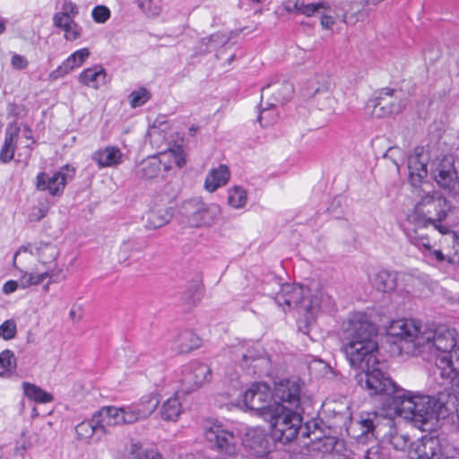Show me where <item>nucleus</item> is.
I'll return each instance as SVG.
<instances>
[{
    "label": "nucleus",
    "mask_w": 459,
    "mask_h": 459,
    "mask_svg": "<svg viewBox=\"0 0 459 459\" xmlns=\"http://www.w3.org/2000/svg\"><path fill=\"white\" fill-rule=\"evenodd\" d=\"M342 334L345 341L343 351L346 358L352 367L362 369L356 375L358 385L370 395H387L390 409H393V399L403 389L379 368L375 355L377 351L376 325L365 314L354 313L342 323Z\"/></svg>",
    "instance_id": "1"
},
{
    "label": "nucleus",
    "mask_w": 459,
    "mask_h": 459,
    "mask_svg": "<svg viewBox=\"0 0 459 459\" xmlns=\"http://www.w3.org/2000/svg\"><path fill=\"white\" fill-rule=\"evenodd\" d=\"M388 331L390 335L411 344L414 352L433 354V372L443 358H448L450 365L454 358L459 359V340L454 329L442 325L435 330H422L420 322L414 319H403L393 322Z\"/></svg>",
    "instance_id": "2"
},
{
    "label": "nucleus",
    "mask_w": 459,
    "mask_h": 459,
    "mask_svg": "<svg viewBox=\"0 0 459 459\" xmlns=\"http://www.w3.org/2000/svg\"><path fill=\"white\" fill-rule=\"evenodd\" d=\"M447 209L446 199L430 195L423 196L403 223L408 240L417 247H424L430 251L429 231L438 230L441 234L449 232L446 226L440 224L446 218Z\"/></svg>",
    "instance_id": "3"
},
{
    "label": "nucleus",
    "mask_w": 459,
    "mask_h": 459,
    "mask_svg": "<svg viewBox=\"0 0 459 459\" xmlns=\"http://www.w3.org/2000/svg\"><path fill=\"white\" fill-rule=\"evenodd\" d=\"M446 399L445 394L430 396L403 389L393 399L392 410L399 416L425 425L432 420L446 418L448 414Z\"/></svg>",
    "instance_id": "4"
},
{
    "label": "nucleus",
    "mask_w": 459,
    "mask_h": 459,
    "mask_svg": "<svg viewBox=\"0 0 459 459\" xmlns=\"http://www.w3.org/2000/svg\"><path fill=\"white\" fill-rule=\"evenodd\" d=\"M351 429L353 431H359V434L354 435L356 438L368 436L382 438L398 451H405L411 444L409 435L396 430L392 417L377 411H362L359 419L352 422Z\"/></svg>",
    "instance_id": "5"
},
{
    "label": "nucleus",
    "mask_w": 459,
    "mask_h": 459,
    "mask_svg": "<svg viewBox=\"0 0 459 459\" xmlns=\"http://www.w3.org/2000/svg\"><path fill=\"white\" fill-rule=\"evenodd\" d=\"M273 283L280 288L273 298L279 307L283 310L297 309L307 321L314 319L321 305V298L317 294L311 295L310 290L300 284L281 285L277 280H274Z\"/></svg>",
    "instance_id": "6"
},
{
    "label": "nucleus",
    "mask_w": 459,
    "mask_h": 459,
    "mask_svg": "<svg viewBox=\"0 0 459 459\" xmlns=\"http://www.w3.org/2000/svg\"><path fill=\"white\" fill-rule=\"evenodd\" d=\"M270 423L274 438L281 443L299 437L302 417L299 410L274 409L265 419Z\"/></svg>",
    "instance_id": "7"
},
{
    "label": "nucleus",
    "mask_w": 459,
    "mask_h": 459,
    "mask_svg": "<svg viewBox=\"0 0 459 459\" xmlns=\"http://www.w3.org/2000/svg\"><path fill=\"white\" fill-rule=\"evenodd\" d=\"M204 437L211 447L230 457L240 449L239 437L218 420L207 421L204 427Z\"/></svg>",
    "instance_id": "8"
},
{
    "label": "nucleus",
    "mask_w": 459,
    "mask_h": 459,
    "mask_svg": "<svg viewBox=\"0 0 459 459\" xmlns=\"http://www.w3.org/2000/svg\"><path fill=\"white\" fill-rule=\"evenodd\" d=\"M184 221L190 227L211 226L221 214V207L216 204H204L198 198L184 202L182 205Z\"/></svg>",
    "instance_id": "9"
},
{
    "label": "nucleus",
    "mask_w": 459,
    "mask_h": 459,
    "mask_svg": "<svg viewBox=\"0 0 459 459\" xmlns=\"http://www.w3.org/2000/svg\"><path fill=\"white\" fill-rule=\"evenodd\" d=\"M302 382L296 377L281 378L274 382L272 390L274 409L299 410L301 400Z\"/></svg>",
    "instance_id": "10"
},
{
    "label": "nucleus",
    "mask_w": 459,
    "mask_h": 459,
    "mask_svg": "<svg viewBox=\"0 0 459 459\" xmlns=\"http://www.w3.org/2000/svg\"><path fill=\"white\" fill-rule=\"evenodd\" d=\"M243 402L247 409L255 411L264 420L274 410L272 389L266 383L253 384L244 393Z\"/></svg>",
    "instance_id": "11"
},
{
    "label": "nucleus",
    "mask_w": 459,
    "mask_h": 459,
    "mask_svg": "<svg viewBox=\"0 0 459 459\" xmlns=\"http://www.w3.org/2000/svg\"><path fill=\"white\" fill-rule=\"evenodd\" d=\"M74 168L65 165L53 174L39 173L36 177L35 186L37 190L48 192L51 196H61L66 184L74 178Z\"/></svg>",
    "instance_id": "12"
},
{
    "label": "nucleus",
    "mask_w": 459,
    "mask_h": 459,
    "mask_svg": "<svg viewBox=\"0 0 459 459\" xmlns=\"http://www.w3.org/2000/svg\"><path fill=\"white\" fill-rule=\"evenodd\" d=\"M401 90L383 88L377 97L372 100V115L376 117H385L400 113L406 106Z\"/></svg>",
    "instance_id": "13"
},
{
    "label": "nucleus",
    "mask_w": 459,
    "mask_h": 459,
    "mask_svg": "<svg viewBox=\"0 0 459 459\" xmlns=\"http://www.w3.org/2000/svg\"><path fill=\"white\" fill-rule=\"evenodd\" d=\"M245 446L255 457H269L275 459L280 454L279 450H273L274 437H271L260 428L250 429L247 431L244 439Z\"/></svg>",
    "instance_id": "14"
},
{
    "label": "nucleus",
    "mask_w": 459,
    "mask_h": 459,
    "mask_svg": "<svg viewBox=\"0 0 459 459\" xmlns=\"http://www.w3.org/2000/svg\"><path fill=\"white\" fill-rule=\"evenodd\" d=\"M108 427L134 424L146 419L150 411H140L134 403L123 406H103Z\"/></svg>",
    "instance_id": "15"
},
{
    "label": "nucleus",
    "mask_w": 459,
    "mask_h": 459,
    "mask_svg": "<svg viewBox=\"0 0 459 459\" xmlns=\"http://www.w3.org/2000/svg\"><path fill=\"white\" fill-rule=\"evenodd\" d=\"M25 255L27 257L38 256L39 261L45 266L47 270L53 271L56 266V259L58 255L57 248L51 243H40L38 246H22L13 255V266H16V259L18 256Z\"/></svg>",
    "instance_id": "16"
},
{
    "label": "nucleus",
    "mask_w": 459,
    "mask_h": 459,
    "mask_svg": "<svg viewBox=\"0 0 459 459\" xmlns=\"http://www.w3.org/2000/svg\"><path fill=\"white\" fill-rule=\"evenodd\" d=\"M293 92V84L287 80H277L269 82L261 90L262 101L266 100V108H264L283 105L291 98Z\"/></svg>",
    "instance_id": "17"
},
{
    "label": "nucleus",
    "mask_w": 459,
    "mask_h": 459,
    "mask_svg": "<svg viewBox=\"0 0 459 459\" xmlns=\"http://www.w3.org/2000/svg\"><path fill=\"white\" fill-rule=\"evenodd\" d=\"M450 446L443 447L437 437H423L414 444L410 459H447Z\"/></svg>",
    "instance_id": "18"
},
{
    "label": "nucleus",
    "mask_w": 459,
    "mask_h": 459,
    "mask_svg": "<svg viewBox=\"0 0 459 459\" xmlns=\"http://www.w3.org/2000/svg\"><path fill=\"white\" fill-rule=\"evenodd\" d=\"M212 377L210 367L204 363L192 362L184 371L182 377V385L184 390L189 393L208 382Z\"/></svg>",
    "instance_id": "19"
},
{
    "label": "nucleus",
    "mask_w": 459,
    "mask_h": 459,
    "mask_svg": "<svg viewBox=\"0 0 459 459\" xmlns=\"http://www.w3.org/2000/svg\"><path fill=\"white\" fill-rule=\"evenodd\" d=\"M108 429L104 410L101 407L93 413L91 420H83L76 425L75 432L79 439H89L95 433L100 432L102 435H107Z\"/></svg>",
    "instance_id": "20"
},
{
    "label": "nucleus",
    "mask_w": 459,
    "mask_h": 459,
    "mask_svg": "<svg viewBox=\"0 0 459 459\" xmlns=\"http://www.w3.org/2000/svg\"><path fill=\"white\" fill-rule=\"evenodd\" d=\"M434 178L442 188L456 192L459 189V178L454 163L449 159L443 160L434 171Z\"/></svg>",
    "instance_id": "21"
},
{
    "label": "nucleus",
    "mask_w": 459,
    "mask_h": 459,
    "mask_svg": "<svg viewBox=\"0 0 459 459\" xmlns=\"http://www.w3.org/2000/svg\"><path fill=\"white\" fill-rule=\"evenodd\" d=\"M147 247L148 241L144 238H129L123 241L117 254L119 263L130 264L131 261L139 260L141 254Z\"/></svg>",
    "instance_id": "22"
},
{
    "label": "nucleus",
    "mask_w": 459,
    "mask_h": 459,
    "mask_svg": "<svg viewBox=\"0 0 459 459\" xmlns=\"http://www.w3.org/2000/svg\"><path fill=\"white\" fill-rule=\"evenodd\" d=\"M318 424L315 420L307 421L304 426H300L299 434L301 437H311V440L317 441L314 444V449L322 451V453H331L333 450L335 441L333 437H321L316 434Z\"/></svg>",
    "instance_id": "23"
},
{
    "label": "nucleus",
    "mask_w": 459,
    "mask_h": 459,
    "mask_svg": "<svg viewBox=\"0 0 459 459\" xmlns=\"http://www.w3.org/2000/svg\"><path fill=\"white\" fill-rule=\"evenodd\" d=\"M90 56L88 48H81L70 55L56 69L52 71L49 78L56 81L69 74L74 68L80 67Z\"/></svg>",
    "instance_id": "24"
},
{
    "label": "nucleus",
    "mask_w": 459,
    "mask_h": 459,
    "mask_svg": "<svg viewBox=\"0 0 459 459\" xmlns=\"http://www.w3.org/2000/svg\"><path fill=\"white\" fill-rule=\"evenodd\" d=\"M53 23L56 27L65 32L66 40L74 41L82 36V29L74 22L68 13H56L53 17Z\"/></svg>",
    "instance_id": "25"
},
{
    "label": "nucleus",
    "mask_w": 459,
    "mask_h": 459,
    "mask_svg": "<svg viewBox=\"0 0 459 459\" xmlns=\"http://www.w3.org/2000/svg\"><path fill=\"white\" fill-rule=\"evenodd\" d=\"M122 152L117 146H107L95 151L91 159L100 168L116 167L122 163Z\"/></svg>",
    "instance_id": "26"
},
{
    "label": "nucleus",
    "mask_w": 459,
    "mask_h": 459,
    "mask_svg": "<svg viewBox=\"0 0 459 459\" xmlns=\"http://www.w3.org/2000/svg\"><path fill=\"white\" fill-rule=\"evenodd\" d=\"M434 377L440 385H451L459 387V372L455 370L454 364L450 365L449 359L443 358L434 370Z\"/></svg>",
    "instance_id": "27"
},
{
    "label": "nucleus",
    "mask_w": 459,
    "mask_h": 459,
    "mask_svg": "<svg viewBox=\"0 0 459 459\" xmlns=\"http://www.w3.org/2000/svg\"><path fill=\"white\" fill-rule=\"evenodd\" d=\"M237 353L241 356L240 365L243 368H254V373L256 369L268 365V359L264 357V351L259 349H252L244 351L242 349L238 350Z\"/></svg>",
    "instance_id": "28"
},
{
    "label": "nucleus",
    "mask_w": 459,
    "mask_h": 459,
    "mask_svg": "<svg viewBox=\"0 0 459 459\" xmlns=\"http://www.w3.org/2000/svg\"><path fill=\"white\" fill-rule=\"evenodd\" d=\"M174 215L171 206L156 207L147 213L145 227L149 230H155L163 227L170 221Z\"/></svg>",
    "instance_id": "29"
},
{
    "label": "nucleus",
    "mask_w": 459,
    "mask_h": 459,
    "mask_svg": "<svg viewBox=\"0 0 459 459\" xmlns=\"http://www.w3.org/2000/svg\"><path fill=\"white\" fill-rule=\"evenodd\" d=\"M106 75L105 69L100 65H96L84 69L79 75V81L86 86L98 89L106 83Z\"/></svg>",
    "instance_id": "30"
},
{
    "label": "nucleus",
    "mask_w": 459,
    "mask_h": 459,
    "mask_svg": "<svg viewBox=\"0 0 459 459\" xmlns=\"http://www.w3.org/2000/svg\"><path fill=\"white\" fill-rule=\"evenodd\" d=\"M229 178V169L226 165L221 164L209 171L204 181V187L209 192H214L220 186L226 185Z\"/></svg>",
    "instance_id": "31"
},
{
    "label": "nucleus",
    "mask_w": 459,
    "mask_h": 459,
    "mask_svg": "<svg viewBox=\"0 0 459 459\" xmlns=\"http://www.w3.org/2000/svg\"><path fill=\"white\" fill-rule=\"evenodd\" d=\"M19 132L20 129L16 126L6 128L4 142L0 151V160L3 163H8L13 159Z\"/></svg>",
    "instance_id": "32"
},
{
    "label": "nucleus",
    "mask_w": 459,
    "mask_h": 459,
    "mask_svg": "<svg viewBox=\"0 0 459 459\" xmlns=\"http://www.w3.org/2000/svg\"><path fill=\"white\" fill-rule=\"evenodd\" d=\"M160 170L161 161L156 156H152L141 161L135 173L140 178L151 179L157 177Z\"/></svg>",
    "instance_id": "33"
},
{
    "label": "nucleus",
    "mask_w": 459,
    "mask_h": 459,
    "mask_svg": "<svg viewBox=\"0 0 459 459\" xmlns=\"http://www.w3.org/2000/svg\"><path fill=\"white\" fill-rule=\"evenodd\" d=\"M396 274L387 270L379 271L373 279V285L382 292L393 291L396 287Z\"/></svg>",
    "instance_id": "34"
},
{
    "label": "nucleus",
    "mask_w": 459,
    "mask_h": 459,
    "mask_svg": "<svg viewBox=\"0 0 459 459\" xmlns=\"http://www.w3.org/2000/svg\"><path fill=\"white\" fill-rule=\"evenodd\" d=\"M409 176L412 180L420 181L428 175L427 164L421 160V155L416 152L408 158Z\"/></svg>",
    "instance_id": "35"
},
{
    "label": "nucleus",
    "mask_w": 459,
    "mask_h": 459,
    "mask_svg": "<svg viewBox=\"0 0 459 459\" xmlns=\"http://www.w3.org/2000/svg\"><path fill=\"white\" fill-rule=\"evenodd\" d=\"M178 351L181 353H187L197 349L201 341L199 337L191 330H185L178 336Z\"/></svg>",
    "instance_id": "36"
},
{
    "label": "nucleus",
    "mask_w": 459,
    "mask_h": 459,
    "mask_svg": "<svg viewBox=\"0 0 459 459\" xmlns=\"http://www.w3.org/2000/svg\"><path fill=\"white\" fill-rule=\"evenodd\" d=\"M22 388L24 394L30 399L37 403H47L54 400L51 394L44 391L38 385L28 382L22 383Z\"/></svg>",
    "instance_id": "37"
},
{
    "label": "nucleus",
    "mask_w": 459,
    "mask_h": 459,
    "mask_svg": "<svg viewBox=\"0 0 459 459\" xmlns=\"http://www.w3.org/2000/svg\"><path fill=\"white\" fill-rule=\"evenodd\" d=\"M181 412V403L177 396L169 398L161 406L160 415L164 420H176Z\"/></svg>",
    "instance_id": "38"
},
{
    "label": "nucleus",
    "mask_w": 459,
    "mask_h": 459,
    "mask_svg": "<svg viewBox=\"0 0 459 459\" xmlns=\"http://www.w3.org/2000/svg\"><path fill=\"white\" fill-rule=\"evenodd\" d=\"M52 271L46 270L45 272L38 274L28 273L25 270L21 269L20 275V287L26 289L32 285L41 283L46 278L52 277Z\"/></svg>",
    "instance_id": "39"
},
{
    "label": "nucleus",
    "mask_w": 459,
    "mask_h": 459,
    "mask_svg": "<svg viewBox=\"0 0 459 459\" xmlns=\"http://www.w3.org/2000/svg\"><path fill=\"white\" fill-rule=\"evenodd\" d=\"M183 301L188 306H195L201 299V287L199 281H194L182 293Z\"/></svg>",
    "instance_id": "40"
},
{
    "label": "nucleus",
    "mask_w": 459,
    "mask_h": 459,
    "mask_svg": "<svg viewBox=\"0 0 459 459\" xmlns=\"http://www.w3.org/2000/svg\"><path fill=\"white\" fill-rule=\"evenodd\" d=\"M364 459H393V455L389 446L377 444L367 449Z\"/></svg>",
    "instance_id": "41"
},
{
    "label": "nucleus",
    "mask_w": 459,
    "mask_h": 459,
    "mask_svg": "<svg viewBox=\"0 0 459 459\" xmlns=\"http://www.w3.org/2000/svg\"><path fill=\"white\" fill-rule=\"evenodd\" d=\"M247 203V193L240 186H235L228 192V204L233 208H241Z\"/></svg>",
    "instance_id": "42"
},
{
    "label": "nucleus",
    "mask_w": 459,
    "mask_h": 459,
    "mask_svg": "<svg viewBox=\"0 0 459 459\" xmlns=\"http://www.w3.org/2000/svg\"><path fill=\"white\" fill-rule=\"evenodd\" d=\"M160 403V400L157 394H149L146 395H143L140 401L135 404V406L142 411H150L146 414V419L152 414V412L157 409L158 405Z\"/></svg>",
    "instance_id": "43"
},
{
    "label": "nucleus",
    "mask_w": 459,
    "mask_h": 459,
    "mask_svg": "<svg viewBox=\"0 0 459 459\" xmlns=\"http://www.w3.org/2000/svg\"><path fill=\"white\" fill-rule=\"evenodd\" d=\"M266 108V100H261L260 104V111L257 117L258 122L262 126H267L273 124L276 120V113L274 112V108Z\"/></svg>",
    "instance_id": "44"
},
{
    "label": "nucleus",
    "mask_w": 459,
    "mask_h": 459,
    "mask_svg": "<svg viewBox=\"0 0 459 459\" xmlns=\"http://www.w3.org/2000/svg\"><path fill=\"white\" fill-rule=\"evenodd\" d=\"M151 98V93L145 88H140L134 91L128 96L129 103L132 108H135L145 104Z\"/></svg>",
    "instance_id": "45"
},
{
    "label": "nucleus",
    "mask_w": 459,
    "mask_h": 459,
    "mask_svg": "<svg viewBox=\"0 0 459 459\" xmlns=\"http://www.w3.org/2000/svg\"><path fill=\"white\" fill-rule=\"evenodd\" d=\"M0 364L4 369L10 373L16 367V359L13 351L5 350L0 353Z\"/></svg>",
    "instance_id": "46"
},
{
    "label": "nucleus",
    "mask_w": 459,
    "mask_h": 459,
    "mask_svg": "<svg viewBox=\"0 0 459 459\" xmlns=\"http://www.w3.org/2000/svg\"><path fill=\"white\" fill-rule=\"evenodd\" d=\"M16 334V325L12 320L4 321L0 325V337L4 340H11Z\"/></svg>",
    "instance_id": "47"
},
{
    "label": "nucleus",
    "mask_w": 459,
    "mask_h": 459,
    "mask_svg": "<svg viewBox=\"0 0 459 459\" xmlns=\"http://www.w3.org/2000/svg\"><path fill=\"white\" fill-rule=\"evenodd\" d=\"M91 15L96 22L104 23L109 19L110 11L104 5H98L93 8Z\"/></svg>",
    "instance_id": "48"
},
{
    "label": "nucleus",
    "mask_w": 459,
    "mask_h": 459,
    "mask_svg": "<svg viewBox=\"0 0 459 459\" xmlns=\"http://www.w3.org/2000/svg\"><path fill=\"white\" fill-rule=\"evenodd\" d=\"M323 8H325L323 3H311L305 4L304 3L301 2L300 13L309 17L314 15L316 13H318Z\"/></svg>",
    "instance_id": "49"
},
{
    "label": "nucleus",
    "mask_w": 459,
    "mask_h": 459,
    "mask_svg": "<svg viewBox=\"0 0 459 459\" xmlns=\"http://www.w3.org/2000/svg\"><path fill=\"white\" fill-rule=\"evenodd\" d=\"M447 260L451 264H459V237L455 234L452 249L447 254Z\"/></svg>",
    "instance_id": "50"
},
{
    "label": "nucleus",
    "mask_w": 459,
    "mask_h": 459,
    "mask_svg": "<svg viewBox=\"0 0 459 459\" xmlns=\"http://www.w3.org/2000/svg\"><path fill=\"white\" fill-rule=\"evenodd\" d=\"M136 454L135 459H161V455L153 449H142L134 451Z\"/></svg>",
    "instance_id": "51"
},
{
    "label": "nucleus",
    "mask_w": 459,
    "mask_h": 459,
    "mask_svg": "<svg viewBox=\"0 0 459 459\" xmlns=\"http://www.w3.org/2000/svg\"><path fill=\"white\" fill-rule=\"evenodd\" d=\"M152 0H139V7L148 15H156L159 13L158 7H152Z\"/></svg>",
    "instance_id": "52"
},
{
    "label": "nucleus",
    "mask_w": 459,
    "mask_h": 459,
    "mask_svg": "<svg viewBox=\"0 0 459 459\" xmlns=\"http://www.w3.org/2000/svg\"><path fill=\"white\" fill-rule=\"evenodd\" d=\"M420 250H421V252L426 255V256H429V257H434L435 260H437V262H443L446 260V256L445 255L442 253L441 250L437 249V250H433L432 249V247L430 246V251L427 250L424 248V247H418Z\"/></svg>",
    "instance_id": "53"
},
{
    "label": "nucleus",
    "mask_w": 459,
    "mask_h": 459,
    "mask_svg": "<svg viewBox=\"0 0 459 459\" xmlns=\"http://www.w3.org/2000/svg\"><path fill=\"white\" fill-rule=\"evenodd\" d=\"M12 65L13 68L15 69H24L27 67L28 65V61L27 59L23 56H21V55H18V54H14L13 56H12Z\"/></svg>",
    "instance_id": "54"
},
{
    "label": "nucleus",
    "mask_w": 459,
    "mask_h": 459,
    "mask_svg": "<svg viewBox=\"0 0 459 459\" xmlns=\"http://www.w3.org/2000/svg\"><path fill=\"white\" fill-rule=\"evenodd\" d=\"M20 286V279L18 281H8L4 284L3 291L5 294L13 293Z\"/></svg>",
    "instance_id": "55"
},
{
    "label": "nucleus",
    "mask_w": 459,
    "mask_h": 459,
    "mask_svg": "<svg viewBox=\"0 0 459 459\" xmlns=\"http://www.w3.org/2000/svg\"><path fill=\"white\" fill-rule=\"evenodd\" d=\"M300 4L301 2H299V0H297L294 3L288 1L284 3L283 7L288 13L297 12L300 13Z\"/></svg>",
    "instance_id": "56"
},
{
    "label": "nucleus",
    "mask_w": 459,
    "mask_h": 459,
    "mask_svg": "<svg viewBox=\"0 0 459 459\" xmlns=\"http://www.w3.org/2000/svg\"><path fill=\"white\" fill-rule=\"evenodd\" d=\"M208 40L210 42H214L218 45H223L225 44L227 41H228V38H226L223 34L221 33H214V34H212L209 38H208Z\"/></svg>",
    "instance_id": "57"
},
{
    "label": "nucleus",
    "mask_w": 459,
    "mask_h": 459,
    "mask_svg": "<svg viewBox=\"0 0 459 459\" xmlns=\"http://www.w3.org/2000/svg\"><path fill=\"white\" fill-rule=\"evenodd\" d=\"M402 152L399 148L397 147H390L386 152L385 153L384 157L385 158H391L394 164H395L398 168H399V164L397 162V160L394 158V156L395 154H400Z\"/></svg>",
    "instance_id": "58"
},
{
    "label": "nucleus",
    "mask_w": 459,
    "mask_h": 459,
    "mask_svg": "<svg viewBox=\"0 0 459 459\" xmlns=\"http://www.w3.org/2000/svg\"><path fill=\"white\" fill-rule=\"evenodd\" d=\"M32 258L27 257L25 255L18 256L16 259V266H14L16 269H18L21 272V269L25 270L27 268L26 263L30 261Z\"/></svg>",
    "instance_id": "59"
},
{
    "label": "nucleus",
    "mask_w": 459,
    "mask_h": 459,
    "mask_svg": "<svg viewBox=\"0 0 459 459\" xmlns=\"http://www.w3.org/2000/svg\"><path fill=\"white\" fill-rule=\"evenodd\" d=\"M65 11L63 13H68L73 18L78 13V8L76 4L72 2L65 3L64 5Z\"/></svg>",
    "instance_id": "60"
},
{
    "label": "nucleus",
    "mask_w": 459,
    "mask_h": 459,
    "mask_svg": "<svg viewBox=\"0 0 459 459\" xmlns=\"http://www.w3.org/2000/svg\"><path fill=\"white\" fill-rule=\"evenodd\" d=\"M311 90H312V92H308L307 94L312 95V96H315L321 92H325L328 94V86H326V85H323L322 87H316V88L312 85Z\"/></svg>",
    "instance_id": "61"
},
{
    "label": "nucleus",
    "mask_w": 459,
    "mask_h": 459,
    "mask_svg": "<svg viewBox=\"0 0 459 459\" xmlns=\"http://www.w3.org/2000/svg\"><path fill=\"white\" fill-rule=\"evenodd\" d=\"M447 459H459V449L455 447H451Z\"/></svg>",
    "instance_id": "62"
},
{
    "label": "nucleus",
    "mask_w": 459,
    "mask_h": 459,
    "mask_svg": "<svg viewBox=\"0 0 459 459\" xmlns=\"http://www.w3.org/2000/svg\"><path fill=\"white\" fill-rule=\"evenodd\" d=\"M39 212V215L37 216V218H30V221H39L41 220L44 216H45V211L42 210V209H39L38 210Z\"/></svg>",
    "instance_id": "63"
},
{
    "label": "nucleus",
    "mask_w": 459,
    "mask_h": 459,
    "mask_svg": "<svg viewBox=\"0 0 459 459\" xmlns=\"http://www.w3.org/2000/svg\"><path fill=\"white\" fill-rule=\"evenodd\" d=\"M186 164V160L184 158H178L177 159V165L179 167V168H182L183 166H185Z\"/></svg>",
    "instance_id": "64"
}]
</instances>
